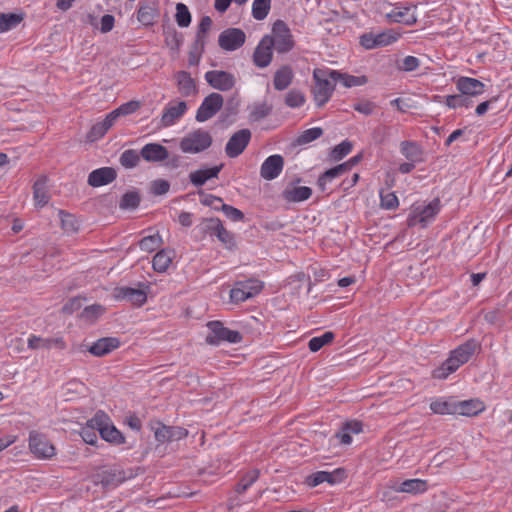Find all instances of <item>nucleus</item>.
<instances>
[{
	"instance_id": "1",
	"label": "nucleus",
	"mask_w": 512,
	"mask_h": 512,
	"mask_svg": "<svg viewBox=\"0 0 512 512\" xmlns=\"http://www.w3.org/2000/svg\"><path fill=\"white\" fill-rule=\"evenodd\" d=\"M480 344L475 339H469L450 352L449 357L442 365L434 370L433 376L437 379H446L454 373L460 366L467 363L477 350Z\"/></svg>"
},
{
	"instance_id": "2",
	"label": "nucleus",
	"mask_w": 512,
	"mask_h": 512,
	"mask_svg": "<svg viewBox=\"0 0 512 512\" xmlns=\"http://www.w3.org/2000/svg\"><path fill=\"white\" fill-rule=\"evenodd\" d=\"M314 87L312 89L314 101L317 107L324 106L331 98L335 89V84L330 77L328 69H314L313 71Z\"/></svg>"
},
{
	"instance_id": "3",
	"label": "nucleus",
	"mask_w": 512,
	"mask_h": 512,
	"mask_svg": "<svg viewBox=\"0 0 512 512\" xmlns=\"http://www.w3.org/2000/svg\"><path fill=\"white\" fill-rule=\"evenodd\" d=\"M92 422H94L96 426H99V435L104 441L112 445L125 443V436L116 428L106 412L98 410L92 417Z\"/></svg>"
},
{
	"instance_id": "4",
	"label": "nucleus",
	"mask_w": 512,
	"mask_h": 512,
	"mask_svg": "<svg viewBox=\"0 0 512 512\" xmlns=\"http://www.w3.org/2000/svg\"><path fill=\"white\" fill-rule=\"evenodd\" d=\"M212 142V136L208 131L197 129L181 139L179 148L183 153L197 154L207 150Z\"/></svg>"
},
{
	"instance_id": "5",
	"label": "nucleus",
	"mask_w": 512,
	"mask_h": 512,
	"mask_svg": "<svg viewBox=\"0 0 512 512\" xmlns=\"http://www.w3.org/2000/svg\"><path fill=\"white\" fill-rule=\"evenodd\" d=\"M207 327L210 334L206 337V342L210 345L217 346L222 342L237 344L243 339L239 331L225 327L220 321H210L207 323Z\"/></svg>"
},
{
	"instance_id": "6",
	"label": "nucleus",
	"mask_w": 512,
	"mask_h": 512,
	"mask_svg": "<svg viewBox=\"0 0 512 512\" xmlns=\"http://www.w3.org/2000/svg\"><path fill=\"white\" fill-rule=\"evenodd\" d=\"M439 212L440 200L436 198L425 206H418L414 208L409 215L408 225L410 227L420 225L422 228H425L434 221Z\"/></svg>"
},
{
	"instance_id": "7",
	"label": "nucleus",
	"mask_w": 512,
	"mask_h": 512,
	"mask_svg": "<svg viewBox=\"0 0 512 512\" xmlns=\"http://www.w3.org/2000/svg\"><path fill=\"white\" fill-rule=\"evenodd\" d=\"M28 441L30 452L35 458L46 460L55 456L56 448L45 434L35 430L30 431Z\"/></svg>"
},
{
	"instance_id": "8",
	"label": "nucleus",
	"mask_w": 512,
	"mask_h": 512,
	"mask_svg": "<svg viewBox=\"0 0 512 512\" xmlns=\"http://www.w3.org/2000/svg\"><path fill=\"white\" fill-rule=\"evenodd\" d=\"M263 289V283L257 279H248L236 282L230 290V300L235 304L245 302L246 300L258 295Z\"/></svg>"
},
{
	"instance_id": "9",
	"label": "nucleus",
	"mask_w": 512,
	"mask_h": 512,
	"mask_svg": "<svg viewBox=\"0 0 512 512\" xmlns=\"http://www.w3.org/2000/svg\"><path fill=\"white\" fill-rule=\"evenodd\" d=\"M273 35L271 41L273 42V48L278 53H287L294 47L293 36L288 26L281 20L274 23L272 28Z\"/></svg>"
},
{
	"instance_id": "10",
	"label": "nucleus",
	"mask_w": 512,
	"mask_h": 512,
	"mask_svg": "<svg viewBox=\"0 0 512 512\" xmlns=\"http://www.w3.org/2000/svg\"><path fill=\"white\" fill-rule=\"evenodd\" d=\"M224 103V98L219 93H211L204 98L197 109L195 119L197 122H205L215 116Z\"/></svg>"
},
{
	"instance_id": "11",
	"label": "nucleus",
	"mask_w": 512,
	"mask_h": 512,
	"mask_svg": "<svg viewBox=\"0 0 512 512\" xmlns=\"http://www.w3.org/2000/svg\"><path fill=\"white\" fill-rule=\"evenodd\" d=\"M139 286V288L127 286L116 287L113 296L118 301L125 300L140 307L147 301V291L145 288H148V286L142 283H140Z\"/></svg>"
},
{
	"instance_id": "12",
	"label": "nucleus",
	"mask_w": 512,
	"mask_h": 512,
	"mask_svg": "<svg viewBox=\"0 0 512 512\" xmlns=\"http://www.w3.org/2000/svg\"><path fill=\"white\" fill-rule=\"evenodd\" d=\"M416 6L396 4L389 12L385 13V18L391 23H400L407 26L414 25L417 22Z\"/></svg>"
},
{
	"instance_id": "13",
	"label": "nucleus",
	"mask_w": 512,
	"mask_h": 512,
	"mask_svg": "<svg viewBox=\"0 0 512 512\" xmlns=\"http://www.w3.org/2000/svg\"><path fill=\"white\" fill-rule=\"evenodd\" d=\"M187 104L185 101L170 102L162 112L158 127L167 128L176 124L186 113Z\"/></svg>"
},
{
	"instance_id": "14",
	"label": "nucleus",
	"mask_w": 512,
	"mask_h": 512,
	"mask_svg": "<svg viewBox=\"0 0 512 512\" xmlns=\"http://www.w3.org/2000/svg\"><path fill=\"white\" fill-rule=\"evenodd\" d=\"M246 35L240 28H228L222 31L218 38L219 46L225 51H235L242 47Z\"/></svg>"
},
{
	"instance_id": "15",
	"label": "nucleus",
	"mask_w": 512,
	"mask_h": 512,
	"mask_svg": "<svg viewBox=\"0 0 512 512\" xmlns=\"http://www.w3.org/2000/svg\"><path fill=\"white\" fill-rule=\"evenodd\" d=\"M251 139V132L249 129H241L235 132L228 140L225 146V153L229 158H236L248 146Z\"/></svg>"
},
{
	"instance_id": "16",
	"label": "nucleus",
	"mask_w": 512,
	"mask_h": 512,
	"mask_svg": "<svg viewBox=\"0 0 512 512\" xmlns=\"http://www.w3.org/2000/svg\"><path fill=\"white\" fill-rule=\"evenodd\" d=\"M273 42L270 35H265L259 41L253 53V63L258 68L269 66L273 58Z\"/></svg>"
},
{
	"instance_id": "17",
	"label": "nucleus",
	"mask_w": 512,
	"mask_h": 512,
	"mask_svg": "<svg viewBox=\"0 0 512 512\" xmlns=\"http://www.w3.org/2000/svg\"><path fill=\"white\" fill-rule=\"evenodd\" d=\"M205 80L216 90L228 91L235 86L233 74L222 70H211L205 73Z\"/></svg>"
},
{
	"instance_id": "18",
	"label": "nucleus",
	"mask_w": 512,
	"mask_h": 512,
	"mask_svg": "<svg viewBox=\"0 0 512 512\" xmlns=\"http://www.w3.org/2000/svg\"><path fill=\"white\" fill-rule=\"evenodd\" d=\"M154 430V436L157 442L165 443L184 439L188 435V431L185 428L179 426H167L160 422L157 423V427H152Z\"/></svg>"
},
{
	"instance_id": "19",
	"label": "nucleus",
	"mask_w": 512,
	"mask_h": 512,
	"mask_svg": "<svg viewBox=\"0 0 512 512\" xmlns=\"http://www.w3.org/2000/svg\"><path fill=\"white\" fill-rule=\"evenodd\" d=\"M344 478L345 471L341 468H337L332 472L317 471L315 473H312L311 475L306 477L305 483L309 487L314 488L324 482L334 485L336 483L342 482Z\"/></svg>"
},
{
	"instance_id": "20",
	"label": "nucleus",
	"mask_w": 512,
	"mask_h": 512,
	"mask_svg": "<svg viewBox=\"0 0 512 512\" xmlns=\"http://www.w3.org/2000/svg\"><path fill=\"white\" fill-rule=\"evenodd\" d=\"M284 167V159L279 154L267 157L260 167V175L265 180H274L277 178Z\"/></svg>"
},
{
	"instance_id": "21",
	"label": "nucleus",
	"mask_w": 512,
	"mask_h": 512,
	"mask_svg": "<svg viewBox=\"0 0 512 512\" xmlns=\"http://www.w3.org/2000/svg\"><path fill=\"white\" fill-rule=\"evenodd\" d=\"M456 88L460 93L470 97H476L484 93L485 84L476 78L459 77L456 81Z\"/></svg>"
},
{
	"instance_id": "22",
	"label": "nucleus",
	"mask_w": 512,
	"mask_h": 512,
	"mask_svg": "<svg viewBox=\"0 0 512 512\" xmlns=\"http://www.w3.org/2000/svg\"><path fill=\"white\" fill-rule=\"evenodd\" d=\"M117 177L116 170L112 167H101L91 171L87 183L91 187H101L112 183Z\"/></svg>"
},
{
	"instance_id": "23",
	"label": "nucleus",
	"mask_w": 512,
	"mask_h": 512,
	"mask_svg": "<svg viewBox=\"0 0 512 512\" xmlns=\"http://www.w3.org/2000/svg\"><path fill=\"white\" fill-rule=\"evenodd\" d=\"M140 155L145 161L155 163L168 159L169 152L159 143H148L142 147Z\"/></svg>"
},
{
	"instance_id": "24",
	"label": "nucleus",
	"mask_w": 512,
	"mask_h": 512,
	"mask_svg": "<svg viewBox=\"0 0 512 512\" xmlns=\"http://www.w3.org/2000/svg\"><path fill=\"white\" fill-rule=\"evenodd\" d=\"M485 409L484 403L478 399L455 401L454 415L473 417Z\"/></svg>"
},
{
	"instance_id": "25",
	"label": "nucleus",
	"mask_w": 512,
	"mask_h": 512,
	"mask_svg": "<svg viewBox=\"0 0 512 512\" xmlns=\"http://www.w3.org/2000/svg\"><path fill=\"white\" fill-rule=\"evenodd\" d=\"M176 85L183 97L195 96L198 92L196 81L187 71H178L175 74Z\"/></svg>"
},
{
	"instance_id": "26",
	"label": "nucleus",
	"mask_w": 512,
	"mask_h": 512,
	"mask_svg": "<svg viewBox=\"0 0 512 512\" xmlns=\"http://www.w3.org/2000/svg\"><path fill=\"white\" fill-rule=\"evenodd\" d=\"M223 166V164H220L210 168L192 171L189 174V180L194 187H202L208 180L218 178Z\"/></svg>"
},
{
	"instance_id": "27",
	"label": "nucleus",
	"mask_w": 512,
	"mask_h": 512,
	"mask_svg": "<svg viewBox=\"0 0 512 512\" xmlns=\"http://www.w3.org/2000/svg\"><path fill=\"white\" fill-rule=\"evenodd\" d=\"M48 177L41 176L39 177L33 185V199L35 206L44 207L48 204L51 195L49 193V185H48Z\"/></svg>"
},
{
	"instance_id": "28",
	"label": "nucleus",
	"mask_w": 512,
	"mask_h": 512,
	"mask_svg": "<svg viewBox=\"0 0 512 512\" xmlns=\"http://www.w3.org/2000/svg\"><path fill=\"white\" fill-rule=\"evenodd\" d=\"M119 346L120 340L118 338L104 337L98 339L91 346H89L88 351L96 357H102L117 349Z\"/></svg>"
},
{
	"instance_id": "29",
	"label": "nucleus",
	"mask_w": 512,
	"mask_h": 512,
	"mask_svg": "<svg viewBox=\"0 0 512 512\" xmlns=\"http://www.w3.org/2000/svg\"><path fill=\"white\" fill-rule=\"evenodd\" d=\"M222 224L223 223L219 218H204L195 227L194 232L199 237V239H203L207 236L216 237L217 231L220 229Z\"/></svg>"
},
{
	"instance_id": "30",
	"label": "nucleus",
	"mask_w": 512,
	"mask_h": 512,
	"mask_svg": "<svg viewBox=\"0 0 512 512\" xmlns=\"http://www.w3.org/2000/svg\"><path fill=\"white\" fill-rule=\"evenodd\" d=\"M363 431V424L358 420H351L343 424L340 431L335 434V437L343 445L352 443V434H359Z\"/></svg>"
},
{
	"instance_id": "31",
	"label": "nucleus",
	"mask_w": 512,
	"mask_h": 512,
	"mask_svg": "<svg viewBox=\"0 0 512 512\" xmlns=\"http://www.w3.org/2000/svg\"><path fill=\"white\" fill-rule=\"evenodd\" d=\"M27 345L31 350L51 349L52 347H58L60 349L65 348V343L62 338H41L34 334L29 336Z\"/></svg>"
},
{
	"instance_id": "32",
	"label": "nucleus",
	"mask_w": 512,
	"mask_h": 512,
	"mask_svg": "<svg viewBox=\"0 0 512 512\" xmlns=\"http://www.w3.org/2000/svg\"><path fill=\"white\" fill-rule=\"evenodd\" d=\"M311 195L312 189L307 186H287L282 192V198L289 203L305 201Z\"/></svg>"
},
{
	"instance_id": "33",
	"label": "nucleus",
	"mask_w": 512,
	"mask_h": 512,
	"mask_svg": "<svg viewBox=\"0 0 512 512\" xmlns=\"http://www.w3.org/2000/svg\"><path fill=\"white\" fill-rule=\"evenodd\" d=\"M330 77L333 81L341 82L346 88L362 86L368 81L366 76H354L337 70H330Z\"/></svg>"
},
{
	"instance_id": "34",
	"label": "nucleus",
	"mask_w": 512,
	"mask_h": 512,
	"mask_svg": "<svg viewBox=\"0 0 512 512\" xmlns=\"http://www.w3.org/2000/svg\"><path fill=\"white\" fill-rule=\"evenodd\" d=\"M400 151L408 161L420 163L424 160L423 150L417 142L402 141L400 144Z\"/></svg>"
},
{
	"instance_id": "35",
	"label": "nucleus",
	"mask_w": 512,
	"mask_h": 512,
	"mask_svg": "<svg viewBox=\"0 0 512 512\" xmlns=\"http://www.w3.org/2000/svg\"><path fill=\"white\" fill-rule=\"evenodd\" d=\"M455 401L454 398H445V397H438L431 401L430 403V410L434 414L439 415H454V409H455Z\"/></svg>"
},
{
	"instance_id": "36",
	"label": "nucleus",
	"mask_w": 512,
	"mask_h": 512,
	"mask_svg": "<svg viewBox=\"0 0 512 512\" xmlns=\"http://www.w3.org/2000/svg\"><path fill=\"white\" fill-rule=\"evenodd\" d=\"M294 74L288 65L282 66L274 74L273 85L278 91L285 90L292 83Z\"/></svg>"
},
{
	"instance_id": "37",
	"label": "nucleus",
	"mask_w": 512,
	"mask_h": 512,
	"mask_svg": "<svg viewBox=\"0 0 512 512\" xmlns=\"http://www.w3.org/2000/svg\"><path fill=\"white\" fill-rule=\"evenodd\" d=\"M427 481L422 479H408L403 481L397 491L409 494H420L427 490Z\"/></svg>"
},
{
	"instance_id": "38",
	"label": "nucleus",
	"mask_w": 512,
	"mask_h": 512,
	"mask_svg": "<svg viewBox=\"0 0 512 512\" xmlns=\"http://www.w3.org/2000/svg\"><path fill=\"white\" fill-rule=\"evenodd\" d=\"M346 173V166L345 165H337L333 168H330L326 170L323 174L320 175L318 178V186L321 189V191L326 190V185L331 182L333 179L342 176Z\"/></svg>"
},
{
	"instance_id": "39",
	"label": "nucleus",
	"mask_w": 512,
	"mask_h": 512,
	"mask_svg": "<svg viewBox=\"0 0 512 512\" xmlns=\"http://www.w3.org/2000/svg\"><path fill=\"white\" fill-rule=\"evenodd\" d=\"M445 104L450 109H457V108H462V107L468 109L473 106L474 102L470 97L459 92V94H453V95L446 96Z\"/></svg>"
},
{
	"instance_id": "40",
	"label": "nucleus",
	"mask_w": 512,
	"mask_h": 512,
	"mask_svg": "<svg viewBox=\"0 0 512 512\" xmlns=\"http://www.w3.org/2000/svg\"><path fill=\"white\" fill-rule=\"evenodd\" d=\"M58 216L61 221V227L65 233L74 234L79 230V222L73 214L59 210Z\"/></svg>"
},
{
	"instance_id": "41",
	"label": "nucleus",
	"mask_w": 512,
	"mask_h": 512,
	"mask_svg": "<svg viewBox=\"0 0 512 512\" xmlns=\"http://www.w3.org/2000/svg\"><path fill=\"white\" fill-rule=\"evenodd\" d=\"M22 20V14L0 13V32H7L14 29Z\"/></svg>"
},
{
	"instance_id": "42",
	"label": "nucleus",
	"mask_w": 512,
	"mask_h": 512,
	"mask_svg": "<svg viewBox=\"0 0 512 512\" xmlns=\"http://www.w3.org/2000/svg\"><path fill=\"white\" fill-rule=\"evenodd\" d=\"M96 431L99 432V426H96L91 418L86 422L85 426L81 428L80 435L85 443L96 445L98 442Z\"/></svg>"
},
{
	"instance_id": "43",
	"label": "nucleus",
	"mask_w": 512,
	"mask_h": 512,
	"mask_svg": "<svg viewBox=\"0 0 512 512\" xmlns=\"http://www.w3.org/2000/svg\"><path fill=\"white\" fill-rule=\"evenodd\" d=\"M213 202L220 204V209L224 215L233 222H239L244 220V213L228 204H225L220 197H213Z\"/></svg>"
},
{
	"instance_id": "44",
	"label": "nucleus",
	"mask_w": 512,
	"mask_h": 512,
	"mask_svg": "<svg viewBox=\"0 0 512 512\" xmlns=\"http://www.w3.org/2000/svg\"><path fill=\"white\" fill-rule=\"evenodd\" d=\"M172 262L170 252L161 250L156 253L152 260L153 269L157 272H165Z\"/></svg>"
},
{
	"instance_id": "45",
	"label": "nucleus",
	"mask_w": 512,
	"mask_h": 512,
	"mask_svg": "<svg viewBox=\"0 0 512 512\" xmlns=\"http://www.w3.org/2000/svg\"><path fill=\"white\" fill-rule=\"evenodd\" d=\"M212 25V20L209 16H204L201 18L200 23L198 25L195 46L196 48H204L206 33L210 30Z\"/></svg>"
},
{
	"instance_id": "46",
	"label": "nucleus",
	"mask_w": 512,
	"mask_h": 512,
	"mask_svg": "<svg viewBox=\"0 0 512 512\" xmlns=\"http://www.w3.org/2000/svg\"><path fill=\"white\" fill-rule=\"evenodd\" d=\"M271 8V0H254L252 3V16L256 20H264Z\"/></svg>"
},
{
	"instance_id": "47",
	"label": "nucleus",
	"mask_w": 512,
	"mask_h": 512,
	"mask_svg": "<svg viewBox=\"0 0 512 512\" xmlns=\"http://www.w3.org/2000/svg\"><path fill=\"white\" fill-rule=\"evenodd\" d=\"M376 44L378 47H385L393 44L400 38V33L394 29H387L380 33H375Z\"/></svg>"
},
{
	"instance_id": "48",
	"label": "nucleus",
	"mask_w": 512,
	"mask_h": 512,
	"mask_svg": "<svg viewBox=\"0 0 512 512\" xmlns=\"http://www.w3.org/2000/svg\"><path fill=\"white\" fill-rule=\"evenodd\" d=\"M140 200L141 198L137 191L126 192L119 202V208L122 210H134L139 206Z\"/></svg>"
},
{
	"instance_id": "49",
	"label": "nucleus",
	"mask_w": 512,
	"mask_h": 512,
	"mask_svg": "<svg viewBox=\"0 0 512 512\" xmlns=\"http://www.w3.org/2000/svg\"><path fill=\"white\" fill-rule=\"evenodd\" d=\"M333 339L334 333L331 331H327L320 336L312 337L309 340L308 347L312 352H317L326 344L332 342Z\"/></svg>"
},
{
	"instance_id": "50",
	"label": "nucleus",
	"mask_w": 512,
	"mask_h": 512,
	"mask_svg": "<svg viewBox=\"0 0 512 512\" xmlns=\"http://www.w3.org/2000/svg\"><path fill=\"white\" fill-rule=\"evenodd\" d=\"M140 157V153H138L136 150L127 149L121 154L119 162L123 167L130 169L138 165Z\"/></svg>"
},
{
	"instance_id": "51",
	"label": "nucleus",
	"mask_w": 512,
	"mask_h": 512,
	"mask_svg": "<svg viewBox=\"0 0 512 512\" xmlns=\"http://www.w3.org/2000/svg\"><path fill=\"white\" fill-rule=\"evenodd\" d=\"M258 478V470H251L247 472L237 484L236 492L239 494L246 492L257 481Z\"/></svg>"
},
{
	"instance_id": "52",
	"label": "nucleus",
	"mask_w": 512,
	"mask_h": 512,
	"mask_svg": "<svg viewBox=\"0 0 512 512\" xmlns=\"http://www.w3.org/2000/svg\"><path fill=\"white\" fill-rule=\"evenodd\" d=\"M421 61L415 56L408 55L402 60L396 62V67L399 71L412 72L420 67Z\"/></svg>"
},
{
	"instance_id": "53",
	"label": "nucleus",
	"mask_w": 512,
	"mask_h": 512,
	"mask_svg": "<svg viewBox=\"0 0 512 512\" xmlns=\"http://www.w3.org/2000/svg\"><path fill=\"white\" fill-rule=\"evenodd\" d=\"M162 239L160 235L153 234L146 237H143L139 241V247L142 251L145 252H153L161 245Z\"/></svg>"
},
{
	"instance_id": "54",
	"label": "nucleus",
	"mask_w": 512,
	"mask_h": 512,
	"mask_svg": "<svg viewBox=\"0 0 512 512\" xmlns=\"http://www.w3.org/2000/svg\"><path fill=\"white\" fill-rule=\"evenodd\" d=\"M175 18L179 27L185 28L190 25L191 13L185 4L177 3Z\"/></svg>"
},
{
	"instance_id": "55",
	"label": "nucleus",
	"mask_w": 512,
	"mask_h": 512,
	"mask_svg": "<svg viewBox=\"0 0 512 512\" xmlns=\"http://www.w3.org/2000/svg\"><path fill=\"white\" fill-rule=\"evenodd\" d=\"M352 148V143L349 140H344L332 149L330 157L334 161H339L347 156L352 151Z\"/></svg>"
},
{
	"instance_id": "56",
	"label": "nucleus",
	"mask_w": 512,
	"mask_h": 512,
	"mask_svg": "<svg viewBox=\"0 0 512 512\" xmlns=\"http://www.w3.org/2000/svg\"><path fill=\"white\" fill-rule=\"evenodd\" d=\"M304 103L305 96L300 90L292 89L285 96V104L290 108H299Z\"/></svg>"
},
{
	"instance_id": "57",
	"label": "nucleus",
	"mask_w": 512,
	"mask_h": 512,
	"mask_svg": "<svg viewBox=\"0 0 512 512\" xmlns=\"http://www.w3.org/2000/svg\"><path fill=\"white\" fill-rule=\"evenodd\" d=\"M380 206L386 210H395L399 206L398 197L394 192H380Z\"/></svg>"
},
{
	"instance_id": "58",
	"label": "nucleus",
	"mask_w": 512,
	"mask_h": 512,
	"mask_svg": "<svg viewBox=\"0 0 512 512\" xmlns=\"http://www.w3.org/2000/svg\"><path fill=\"white\" fill-rule=\"evenodd\" d=\"M323 134V130L320 127H313L310 129H307L303 131L297 138V143L299 145L308 144L319 137H321Z\"/></svg>"
},
{
	"instance_id": "59",
	"label": "nucleus",
	"mask_w": 512,
	"mask_h": 512,
	"mask_svg": "<svg viewBox=\"0 0 512 512\" xmlns=\"http://www.w3.org/2000/svg\"><path fill=\"white\" fill-rule=\"evenodd\" d=\"M216 238L229 250H232L236 247L234 234L226 230L223 225L217 231Z\"/></svg>"
},
{
	"instance_id": "60",
	"label": "nucleus",
	"mask_w": 512,
	"mask_h": 512,
	"mask_svg": "<svg viewBox=\"0 0 512 512\" xmlns=\"http://www.w3.org/2000/svg\"><path fill=\"white\" fill-rule=\"evenodd\" d=\"M109 129L110 128L103 121L97 122L96 124H94L91 127V129H90V131H89V133L87 135V138L91 142L99 140L100 138H102L107 133V131Z\"/></svg>"
},
{
	"instance_id": "61",
	"label": "nucleus",
	"mask_w": 512,
	"mask_h": 512,
	"mask_svg": "<svg viewBox=\"0 0 512 512\" xmlns=\"http://www.w3.org/2000/svg\"><path fill=\"white\" fill-rule=\"evenodd\" d=\"M155 10L149 6H142L138 9L137 19L143 25H151L154 22Z\"/></svg>"
},
{
	"instance_id": "62",
	"label": "nucleus",
	"mask_w": 512,
	"mask_h": 512,
	"mask_svg": "<svg viewBox=\"0 0 512 512\" xmlns=\"http://www.w3.org/2000/svg\"><path fill=\"white\" fill-rule=\"evenodd\" d=\"M353 109L363 115L369 116L374 113L376 104L371 101H360L353 105Z\"/></svg>"
},
{
	"instance_id": "63",
	"label": "nucleus",
	"mask_w": 512,
	"mask_h": 512,
	"mask_svg": "<svg viewBox=\"0 0 512 512\" xmlns=\"http://www.w3.org/2000/svg\"><path fill=\"white\" fill-rule=\"evenodd\" d=\"M360 44L367 50L377 48L376 37L374 32H367L360 36Z\"/></svg>"
},
{
	"instance_id": "64",
	"label": "nucleus",
	"mask_w": 512,
	"mask_h": 512,
	"mask_svg": "<svg viewBox=\"0 0 512 512\" xmlns=\"http://www.w3.org/2000/svg\"><path fill=\"white\" fill-rule=\"evenodd\" d=\"M140 108V102L136 100L128 101L118 107L121 116L130 115Z\"/></svg>"
}]
</instances>
